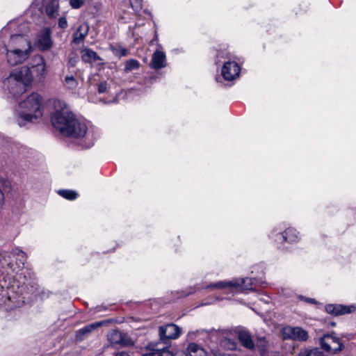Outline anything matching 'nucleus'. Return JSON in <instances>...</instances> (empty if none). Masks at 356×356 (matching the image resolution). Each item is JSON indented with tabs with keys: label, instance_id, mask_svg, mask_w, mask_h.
Here are the masks:
<instances>
[{
	"label": "nucleus",
	"instance_id": "nucleus-1",
	"mask_svg": "<svg viewBox=\"0 0 356 356\" xmlns=\"http://www.w3.org/2000/svg\"><path fill=\"white\" fill-rule=\"evenodd\" d=\"M54 105V112L51 118L52 125L63 135L76 138L83 137L88 130L86 123L74 118L64 101L56 99Z\"/></svg>",
	"mask_w": 356,
	"mask_h": 356
},
{
	"label": "nucleus",
	"instance_id": "nucleus-2",
	"mask_svg": "<svg viewBox=\"0 0 356 356\" xmlns=\"http://www.w3.org/2000/svg\"><path fill=\"white\" fill-rule=\"evenodd\" d=\"M32 81L33 76L30 68L23 66L10 73V75L3 81V87L15 97L23 94Z\"/></svg>",
	"mask_w": 356,
	"mask_h": 356
},
{
	"label": "nucleus",
	"instance_id": "nucleus-3",
	"mask_svg": "<svg viewBox=\"0 0 356 356\" xmlns=\"http://www.w3.org/2000/svg\"><path fill=\"white\" fill-rule=\"evenodd\" d=\"M42 97L35 92L31 94L19 104L18 115L25 122H33L42 115Z\"/></svg>",
	"mask_w": 356,
	"mask_h": 356
},
{
	"label": "nucleus",
	"instance_id": "nucleus-4",
	"mask_svg": "<svg viewBox=\"0 0 356 356\" xmlns=\"http://www.w3.org/2000/svg\"><path fill=\"white\" fill-rule=\"evenodd\" d=\"M257 280L255 278H241L231 281H220L205 286L208 289H229L241 288L243 290H254L256 286Z\"/></svg>",
	"mask_w": 356,
	"mask_h": 356
},
{
	"label": "nucleus",
	"instance_id": "nucleus-5",
	"mask_svg": "<svg viewBox=\"0 0 356 356\" xmlns=\"http://www.w3.org/2000/svg\"><path fill=\"white\" fill-rule=\"evenodd\" d=\"M321 348L329 353H337L343 350V344L334 333L323 334L320 339Z\"/></svg>",
	"mask_w": 356,
	"mask_h": 356
},
{
	"label": "nucleus",
	"instance_id": "nucleus-6",
	"mask_svg": "<svg viewBox=\"0 0 356 356\" xmlns=\"http://www.w3.org/2000/svg\"><path fill=\"white\" fill-rule=\"evenodd\" d=\"M107 339L113 346L124 347L133 346L134 345V340L128 335V334L118 330H111L107 334Z\"/></svg>",
	"mask_w": 356,
	"mask_h": 356
},
{
	"label": "nucleus",
	"instance_id": "nucleus-7",
	"mask_svg": "<svg viewBox=\"0 0 356 356\" xmlns=\"http://www.w3.org/2000/svg\"><path fill=\"white\" fill-rule=\"evenodd\" d=\"M3 47L19 49L20 51H23L29 54H31L32 51L31 42L26 36L21 34L12 35L8 44Z\"/></svg>",
	"mask_w": 356,
	"mask_h": 356
},
{
	"label": "nucleus",
	"instance_id": "nucleus-8",
	"mask_svg": "<svg viewBox=\"0 0 356 356\" xmlns=\"http://www.w3.org/2000/svg\"><path fill=\"white\" fill-rule=\"evenodd\" d=\"M2 53H6V60L11 65H15L24 62L28 58L30 54L17 49L3 47Z\"/></svg>",
	"mask_w": 356,
	"mask_h": 356
},
{
	"label": "nucleus",
	"instance_id": "nucleus-9",
	"mask_svg": "<svg viewBox=\"0 0 356 356\" xmlns=\"http://www.w3.org/2000/svg\"><path fill=\"white\" fill-rule=\"evenodd\" d=\"M282 334L284 339H291L303 341H306L309 337L307 332L300 327H284L282 329Z\"/></svg>",
	"mask_w": 356,
	"mask_h": 356
},
{
	"label": "nucleus",
	"instance_id": "nucleus-10",
	"mask_svg": "<svg viewBox=\"0 0 356 356\" xmlns=\"http://www.w3.org/2000/svg\"><path fill=\"white\" fill-rule=\"evenodd\" d=\"M159 334L161 340L166 343L168 340L179 337L181 334V330L175 324H168L165 326L159 327Z\"/></svg>",
	"mask_w": 356,
	"mask_h": 356
},
{
	"label": "nucleus",
	"instance_id": "nucleus-11",
	"mask_svg": "<svg viewBox=\"0 0 356 356\" xmlns=\"http://www.w3.org/2000/svg\"><path fill=\"white\" fill-rule=\"evenodd\" d=\"M327 314L334 316H340L354 312L356 309V306L343 305L340 304H328L325 307Z\"/></svg>",
	"mask_w": 356,
	"mask_h": 356
},
{
	"label": "nucleus",
	"instance_id": "nucleus-12",
	"mask_svg": "<svg viewBox=\"0 0 356 356\" xmlns=\"http://www.w3.org/2000/svg\"><path fill=\"white\" fill-rule=\"evenodd\" d=\"M37 60V63L30 69V71L33 76V80L35 79L37 81L42 82L44 80L47 74L46 64L41 56H39Z\"/></svg>",
	"mask_w": 356,
	"mask_h": 356
},
{
	"label": "nucleus",
	"instance_id": "nucleus-13",
	"mask_svg": "<svg viewBox=\"0 0 356 356\" xmlns=\"http://www.w3.org/2000/svg\"><path fill=\"white\" fill-rule=\"evenodd\" d=\"M240 67L234 61L225 63L222 68V75L225 80L232 81L239 76Z\"/></svg>",
	"mask_w": 356,
	"mask_h": 356
},
{
	"label": "nucleus",
	"instance_id": "nucleus-14",
	"mask_svg": "<svg viewBox=\"0 0 356 356\" xmlns=\"http://www.w3.org/2000/svg\"><path fill=\"white\" fill-rule=\"evenodd\" d=\"M166 66V56L165 54L160 50H156L152 56L149 63V67L154 70H160Z\"/></svg>",
	"mask_w": 356,
	"mask_h": 356
},
{
	"label": "nucleus",
	"instance_id": "nucleus-15",
	"mask_svg": "<svg viewBox=\"0 0 356 356\" xmlns=\"http://www.w3.org/2000/svg\"><path fill=\"white\" fill-rule=\"evenodd\" d=\"M52 40L51 38V32L49 29H44L38 38V46L42 51H46L51 48Z\"/></svg>",
	"mask_w": 356,
	"mask_h": 356
},
{
	"label": "nucleus",
	"instance_id": "nucleus-16",
	"mask_svg": "<svg viewBox=\"0 0 356 356\" xmlns=\"http://www.w3.org/2000/svg\"><path fill=\"white\" fill-rule=\"evenodd\" d=\"M238 339L243 346L248 349H253L254 347V342L251 335L246 330H241L238 332Z\"/></svg>",
	"mask_w": 356,
	"mask_h": 356
},
{
	"label": "nucleus",
	"instance_id": "nucleus-17",
	"mask_svg": "<svg viewBox=\"0 0 356 356\" xmlns=\"http://www.w3.org/2000/svg\"><path fill=\"white\" fill-rule=\"evenodd\" d=\"M89 31V26L86 23L81 24L76 32L74 34V42L79 44L83 40L85 37L88 35Z\"/></svg>",
	"mask_w": 356,
	"mask_h": 356
},
{
	"label": "nucleus",
	"instance_id": "nucleus-18",
	"mask_svg": "<svg viewBox=\"0 0 356 356\" xmlns=\"http://www.w3.org/2000/svg\"><path fill=\"white\" fill-rule=\"evenodd\" d=\"M188 356H207V353L200 346L191 343L187 348Z\"/></svg>",
	"mask_w": 356,
	"mask_h": 356
},
{
	"label": "nucleus",
	"instance_id": "nucleus-19",
	"mask_svg": "<svg viewBox=\"0 0 356 356\" xmlns=\"http://www.w3.org/2000/svg\"><path fill=\"white\" fill-rule=\"evenodd\" d=\"M103 325V322H95L90 325H86L83 328L76 332L77 337L82 339L83 337L90 333L93 330L97 329Z\"/></svg>",
	"mask_w": 356,
	"mask_h": 356
},
{
	"label": "nucleus",
	"instance_id": "nucleus-20",
	"mask_svg": "<svg viewBox=\"0 0 356 356\" xmlns=\"http://www.w3.org/2000/svg\"><path fill=\"white\" fill-rule=\"evenodd\" d=\"M81 58L86 63H92L101 60L97 54L90 49H86L82 51Z\"/></svg>",
	"mask_w": 356,
	"mask_h": 356
},
{
	"label": "nucleus",
	"instance_id": "nucleus-21",
	"mask_svg": "<svg viewBox=\"0 0 356 356\" xmlns=\"http://www.w3.org/2000/svg\"><path fill=\"white\" fill-rule=\"evenodd\" d=\"M10 255L13 257H17L16 259L17 261L16 265L17 266V268H20L24 266V264L26 261V255L24 252L19 248H15L10 252Z\"/></svg>",
	"mask_w": 356,
	"mask_h": 356
},
{
	"label": "nucleus",
	"instance_id": "nucleus-22",
	"mask_svg": "<svg viewBox=\"0 0 356 356\" xmlns=\"http://www.w3.org/2000/svg\"><path fill=\"white\" fill-rule=\"evenodd\" d=\"M46 12L49 17H56L58 12V3L56 1L49 2L46 6Z\"/></svg>",
	"mask_w": 356,
	"mask_h": 356
},
{
	"label": "nucleus",
	"instance_id": "nucleus-23",
	"mask_svg": "<svg viewBox=\"0 0 356 356\" xmlns=\"http://www.w3.org/2000/svg\"><path fill=\"white\" fill-rule=\"evenodd\" d=\"M284 237L286 238V242H296L298 239V233L295 229L288 228L284 231Z\"/></svg>",
	"mask_w": 356,
	"mask_h": 356
},
{
	"label": "nucleus",
	"instance_id": "nucleus-24",
	"mask_svg": "<svg viewBox=\"0 0 356 356\" xmlns=\"http://www.w3.org/2000/svg\"><path fill=\"white\" fill-rule=\"evenodd\" d=\"M140 66V63L136 59H129L126 61L124 71L126 73L138 70Z\"/></svg>",
	"mask_w": 356,
	"mask_h": 356
},
{
	"label": "nucleus",
	"instance_id": "nucleus-25",
	"mask_svg": "<svg viewBox=\"0 0 356 356\" xmlns=\"http://www.w3.org/2000/svg\"><path fill=\"white\" fill-rule=\"evenodd\" d=\"M58 193L61 197H63L68 200H74L78 196V194L76 193V192L74 191H72V190H65V189L59 190L58 191Z\"/></svg>",
	"mask_w": 356,
	"mask_h": 356
},
{
	"label": "nucleus",
	"instance_id": "nucleus-26",
	"mask_svg": "<svg viewBox=\"0 0 356 356\" xmlns=\"http://www.w3.org/2000/svg\"><path fill=\"white\" fill-rule=\"evenodd\" d=\"M64 86L70 90H74L78 86V81L73 76H66L64 80Z\"/></svg>",
	"mask_w": 356,
	"mask_h": 356
},
{
	"label": "nucleus",
	"instance_id": "nucleus-27",
	"mask_svg": "<svg viewBox=\"0 0 356 356\" xmlns=\"http://www.w3.org/2000/svg\"><path fill=\"white\" fill-rule=\"evenodd\" d=\"M221 344L224 348L232 350L236 349L237 347V343L234 340L227 337H224L221 340Z\"/></svg>",
	"mask_w": 356,
	"mask_h": 356
},
{
	"label": "nucleus",
	"instance_id": "nucleus-28",
	"mask_svg": "<svg viewBox=\"0 0 356 356\" xmlns=\"http://www.w3.org/2000/svg\"><path fill=\"white\" fill-rule=\"evenodd\" d=\"M86 0H70V5L72 8L79 9L85 3Z\"/></svg>",
	"mask_w": 356,
	"mask_h": 356
},
{
	"label": "nucleus",
	"instance_id": "nucleus-29",
	"mask_svg": "<svg viewBox=\"0 0 356 356\" xmlns=\"http://www.w3.org/2000/svg\"><path fill=\"white\" fill-rule=\"evenodd\" d=\"M143 0H130L132 8L136 11H139L142 8Z\"/></svg>",
	"mask_w": 356,
	"mask_h": 356
},
{
	"label": "nucleus",
	"instance_id": "nucleus-30",
	"mask_svg": "<svg viewBox=\"0 0 356 356\" xmlns=\"http://www.w3.org/2000/svg\"><path fill=\"white\" fill-rule=\"evenodd\" d=\"M274 239L278 243H283L284 242H286V238L284 237V232L275 234L274 236Z\"/></svg>",
	"mask_w": 356,
	"mask_h": 356
},
{
	"label": "nucleus",
	"instance_id": "nucleus-31",
	"mask_svg": "<svg viewBox=\"0 0 356 356\" xmlns=\"http://www.w3.org/2000/svg\"><path fill=\"white\" fill-rule=\"evenodd\" d=\"M127 49L124 47H120L119 49H116L115 50V54L118 55L119 56H125L127 54Z\"/></svg>",
	"mask_w": 356,
	"mask_h": 356
},
{
	"label": "nucleus",
	"instance_id": "nucleus-32",
	"mask_svg": "<svg viewBox=\"0 0 356 356\" xmlns=\"http://www.w3.org/2000/svg\"><path fill=\"white\" fill-rule=\"evenodd\" d=\"M107 89V84L106 82H101L98 84L97 90L99 93H104Z\"/></svg>",
	"mask_w": 356,
	"mask_h": 356
},
{
	"label": "nucleus",
	"instance_id": "nucleus-33",
	"mask_svg": "<svg viewBox=\"0 0 356 356\" xmlns=\"http://www.w3.org/2000/svg\"><path fill=\"white\" fill-rule=\"evenodd\" d=\"M58 26L61 29H65L67 26V22L65 17H60L58 19Z\"/></svg>",
	"mask_w": 356,
	"mask_h": 356
},
{
	"label": "nucleus",
	"instance_id": "nucleus-34",
	"mask_svg": "<svg viewBox=\"0 0 356 356\" xmlns=\"http://www.w3.org/2000/svg\"><path fill=\"white\" fill-rule=\"evenodd\" d=\"M313 356H327L325 353H323L318 348H313Z\"/></svg>",
	"mask_w": 356,
	"mask_h": 356
},
{
	"label": "nucleus",
	"instance_id": "nucleus-35",
	"mask_svg": "<svg viewBox=\"0 0 356 356\" xmlns=\"http://www.w3.org/2000/svg\"><path fill=\"white\" fill-rule=\"evenodd\" d=\"M298 356H312V350H305L300 352Z\"/></svg>",
	"mask_w": 356,
	"mask_h": 356
},
{
	"label": "nucleus",
	"instance_id": "nucleus-36",
	"mask_svg": "<svg viewBox=\"0 0 356 356\" xmlns=\"http://www.w3.org/2000/svg\"><path fill=\"white\" fill-rule=\"evenodd\" d=\"M298 298L300 300H304L308 303H312V299L309 298H305L304 296L300 295L298 296Z\"/></svg>",
	"mask_w": 356,
	"mask_h": 356
},
{
	"label": "nucleus",
	"instance_id": "nucleus-37",
	"mask_svg": "<svg viewBox=\"0 0 356 356\" xmlns=\"http://www.w3.org/2000/svg\"><path fill=\"white\" fill-rule=\"evenodd\" d=\"M116 356H129V353L126 351H121L116 354Z\"/></svg>",
	"mask_w": 356,
	"mask_h": 356
},
{
	"label": "nucleus",
	"instance_id": "nucleus-38",
	"mask_svg": "<svg viewBox=\"0 0 356 356\" xmlns=\"http://www.w3.org/2000/svg\"><path fill=\"white\" fill-rule=\"evenodd\" d=\"M2 185H3L5 188H6V187H8H8H10V181L5 180V181H3L2 182Z\"/></svg>",
	"mask_w": 356,
	"mask_h": 356
},
{
	"label": "nucleus",
	"instance_id": "nucleus-39",
	"mask_svg": "<svg viewBox=\"0 0 356 356\" xmlns=\"http://www.w3.org/2000/svg\"><path fill=\"white\" fill-rule=\"evenodd\" d=\"M174 356H188L187 354L185 355L184 353H177L175 354Z\"/></svg>",
	"mask_w": 356,
	"mask_h": 356
},
{
	"label": "nucleus",
	"instance_id": "nucleus-40",
	"mask_svg": "<svg viewBox=\"0 0 356 356\" xmlns=\"http://www.w3.org/2000/svg\"><path fill=\"white\" fill-rule=\"evenodd\" d=\"M147 356H160V354L159 353H154L153 354H149Z\"/></svg>",
	"mask_w": 356,
	"mask_h": 356
},
{
	"label": "nucleus",
	"instance_id": "nucleus-41",
	"mask_svg": "<svg viewBox=\"0 0 356 356\" xmlns=\"http://www.w3.org/2000/svg\"><path fill=\"white\" fill-rule=\"evenodd\" d=\"M70 64L71 65L72 67H74L75 65L74 62L72 60H70Z\"/></svg>",
	"mask_w": 356,
	"mask_h": 356
},
{
	"label": "nucleus",
	"instance_id": "nucleus-42",
	"mask_svg": "<svg viewBox=\"0 0 356 356\" xmlns=\"http://www.w3.org/2000/svg\"><path fill=\"white\" fill-rule=\"evenodd\" d=\"M331 325H332V326H334V325H335V323L332 322V323H331Z\"/></svg>",
	"mask_w": 356,
	"mask_h": 356
},
{
	"label": "nucleus",
	"instance_id": "nucleus-43",
	"mask_svg": "<svg viewBox=\"0 0 356 356\" xmlns=\"http://www.w3.org/2000/svg\"><path fill=\"white\" fill-rule=\"evenodd\" d=\"M312 302H313V304H315L316 301L313 299Z\"/></svg>",
	"mask_w": 356,
	"mask_h": 356
}]
</instances>
